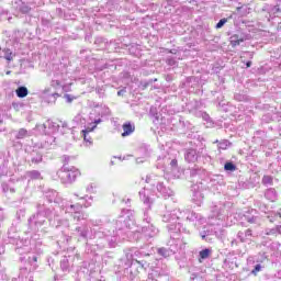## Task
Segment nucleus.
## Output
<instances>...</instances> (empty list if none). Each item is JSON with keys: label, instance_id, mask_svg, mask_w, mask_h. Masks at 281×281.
I'll use <instances>...</instances> for the list:
<instances>
[{"label": "nucleus", "instance_id": "obj_30", "mask_svg": "<svg viewBox=\"0 0 281 281\" xmlns=\"http://www.w3.org/2000/svg\"><path fill=\"white\" fill-rule=\"evenodd\" d=\"M108 241L110 244V247H115V243H117V238L114 237V238L108 239Z\"/></svg>", "mask_w": 281, "mask_h": 281}, {"label": "nucleus", "instance_id": "obj_32", "mask_svg": "<svg viewBox=\"0 0 281 281\" xmlns=\"http://www.w3.org/2000/svg\"><path fill=\"white\" fill-rule=\"evenodd\" d=\"M50 86H53V87H60V81L52 80Z\"/></svg>", "mask_w": 281, "mask_h": 281}, {"label": "nucleus", "instance_id": "obj_34", "mask_svg": "<svg viewBox=\"0 0 281 281\" xmlns=\"http://www.w3.org/2000/svg\"><path fill=\"white\" fill-rule=\"evenodd\" d=\"M102 123V119H98V120H94V122L92 123L93 126H98V124Z\"/></svg>", "mask_w": 281, "mask_h": 281}, {"label": "nucleus", "instance_id": "obj_31", "mask_svg": "<svg viewBox=\"0 0 281 281\" xmlns=\"http://www.w3.org/2000/svg\"><path fill=\"white\" fill-rule=\"evenodd\" d=\"M16 214L18 218H21V216H25V209H20Z\"/></svg>", "mask_w": 281, "mask_h": 281}, {"label": "nucleus", "instance_id": "obj_46", "mask_svg": "<svg viewBox=\"0 0 281 281\" xmlns=\"http://www.w3.org/2000/svg\"><path fill=\"white\" fill-rule=\"evenodd\" d=\"M3 54V52L1 50V48H0V58H1V55Z\"/></svg>", "mask_w": 281, "mask_h": 281}, {"label": "nucleus", "instance_id": "obj_20", "mask_svg": "<svg viewBox=\"0 0 281 281\" xmlns=\"http://www.w3.org/2000/svg\"><path fill=\"white\" fill-rule=\"evenodd\" d=\"M172 250H168V249H166V248H160V249H158V254L160 255V256H164V258H168L169 256H170V252H171Z\"/></svg>", "mask_w": 281, "mask_h": 281}, {"label": "nucleus", "instance_id": "obj_22", "mask_svg": "<svg viewBox=\"0 0 281 281\" xmlns=\"http://www.w3.org/2000/svg\"><path fill=\"white\" fill-rule=\"evenodd\" d=\"M36 128L43 135H47V125L46 124H40V125L36 126Z\"/></svg>", "mask_w": 281, "mask_h": 281}, {"label": "nucleus", "instance_id": "obj_40", "mask_svg": "<svg viewBox=\"0 0 281 281\" xmlns=\"http://www.w3.org/2000/svg\"><path fill=\"white\" fill-rule=\"evenodd\" d=\"M235 100H239L240 101V100H243V97H240V94H236L235 95Z\"/></svg>", "mask_w": 281, "mask_h": 281}, {"label": "nucleus", "instance_id": "obj_1", "mask_svg": "<svg viewBox=\"0 0 281 281\" xmlns=\"http://www.w3.org/2000/svg\"><path fill=\"white\" fill-rule=\"evenodd\" d=\"M181 218L190 220V215H188V211L173 210L172 212L167 211L162 215L164 223H170L168 225V229H177V221Z\"/></svg>", "mask_w": 281, "mask_h": 281}, {"label": "nucleus", "instance_id": "obj_7", "mask_svg": "<svg viewBox=\"0 0 281 281\" xmlns=\"http://www.w3.org/2000/svg\"><path fill=\"white\" fill-rule=\"evenodd\" d=\"M142 233L145 237L153 238V236H156L157 234V228L150 225V222L147 221V225L142 227Z\"/></svg>", "mask_w": 281, "mask_h": 281}, {"label": "nucleus", "instance_id": "obj_11", "mask_svg": "<svg viewBox=\"0 0 281 281\" xmlns=\"http://www.w3.org/2000/svg\"><path fill=\"white\" fill-rule=\"evenodd\" d=\"M203 199L204 196L201 191H195L193 193V198H192L193 203L201 205V203H203Z\"/></svg>", "mask_w": 281, "mask_h": 281}, {"label": "nucleus", "instance_id": "obj_47", "mask_svg": "<svg viewBox=\"0 0 281 281\" xmlns=\"http://www.w3.org/2000/svg\"><path fill=\"white\" fill-rule=\"evenodd\" d=\"M179 225V223L177 224V222H176V227Z\"/></svg>", "mask_w": 281, "mask_h": 281}, {"label": "nucleus", "instance_id": "obj_16", "mask_svg": "<svg viewBox=\"0 0 281 281\" xmlns=\"http://www.w3.org/2000/svg\"><path fill=\"white\" fill-rule=\"evenodd\" d=\"M240 43H243V38H238L237 35H233L231 37V44L233 45V47H236V45H240Z\"/></svg>", "mask_w": 281, "mask_h": 281}, {"label": "nucleus", "instance_id": "obj_5", "mask_svg": "<svg viewBox=\"0 0 281 281\" xmlns=\"http://www.w3.org/2000/svg\"><path fill=\"white\" fill-rule=\"evenodd\" d=\"M59 97L60 94L57 92H52V88H46L41 91V98H43L44 102H47V104H55Z\"/></svg>", "mask_w": 281, "mask_h": 281}, {"label": "nucleus", "instance_id": "obj_9", "mask_svg": "<svg viewBox=\"0 0 281 281\" xmlns=\"http://www.w3.org/2000/svg\"><path fill=\"white\" fill-rule=\"evenodd\" d=\"M184 159L189 164H194L196 162V159H199V154H196L195 149H187L184 154Z\"/></svg>", "mask_w": 281, "mask_h": 281}, {"label": "nucleus", "instance_id": "obj_12", "mask_svg": "<svg viewBox=\"0 0 281 281\" xmlns=\"http://www.w3.org/2000/svg\"><path fill=\"white\" fill-rule=\"evenodd\" d=\"M76 232H78L81 238H87V235L89 234V228L87 226H79L76 228Z\"/></svg>", "mask_w": 281, "mask_h": 281}, {"label": "nucleus", "instance_id": "obj_42", "mask_svg": "<svg viewBox=\"0 0 281 281\" xmlns=\"http://www.w3.org/2000/svg\"><path fill=\"white\" fill-rule=\"evenodd\" d=\"M246 67H248V68L251 67V61H247Z\"/></svg>", "mask_w": 281, "mask_h": 281}, {"label": "nucleus", "instance_id": "obj_6", "mask_svg": "<svg viewBox=\"0 0 281 281\" xmlns=\"http://www.w3.org/2000/svg\"><path fill=\"white\" fill-rule=\"evenodd\" d=\"M139 196L145 205H147L148 210H150V205H153V199L150 198V190L143 189L139 192Z\"/></svg>", "mask_w": 281, "mask_h": 281}, {"label": "nucleus", "instance_id": "obj_18", "mask_svg": "<svg viewBox=\"0 0 281 281\" xmlns=\"http://www.w3.org/2000/svg\"><path fill=\"white\" fill-rule=\"evenodd\" d=\"M271 183H273V178L271 176H265L262 178L263 186H271Z\"/></svg>", "mask_w": 281, "mask_h": 281}, {"label": "nucleus", "instance_id": "obj_15", "mask_svg": "<svg viewBox=\"0 0 281 281\" xmlns=\"http://www.w3.org/2000/svg\"><path fill=\"white\" fill-rule=\"evenodd\" d=\"M32 164H41L43 161V155L38 153H33L31 158Z\"/></svg>", "mask_w": 281, "mask_h": 281}, {"label": "nucleus", "instance_id": "obj_19", "mask_svg": "<svg viewBox=\"0 0 281 281\" xmlns=\"http://www.w3.org/2000/svg\"><path fill=\"white\" fill-rule=\"evenodd\" d=\"M224 169L226 171L234 172V170H236V165H234L233 162H226Z\"/></svg>", "mask_w": 281, "mask_h": 281}, {"label": "nucleus", "instance_id": "obj_48", "mask_svg": "<svg viewBox=\"0 0 281 281\" xmlns=\"http://www.w3.org/2000/svg\"><path fill=\"white\" fill-rule=\"evenodd\" d=\"M80 199H85V196H81Z\"/></svg>", "mask_w": 281, "mask_h": 281}, {"label": "nucleus", "instance_id": "obj_26", "mask_svg": "<svg viewBox=\"0 0 281 281\" xmlns=\"http://www.w3.org/2000/svg\"><path fill=\"white\" fill-rule=\"evenodd\" d=\"M31 179H41V172L38 171H31L30 172Z\"/></svg>", "mask_w": 281, "mask_h": 281}, {"label": "nucleus", "instance_id": "obj_21", "mask_svg": "<svg viewBox=\"0 0 281 281\" xmlns=\"http://www.w3.org/2000/svg\"><path fill=\"white\" fill-rule=\"evenodd\" d=\"M200 258H202V260L210 258V249L206 248V249L201 250Z\"/></svg>", "mask_w": 281, "mask_h": 281}, {"label": "nucleus", "instance_id": "obj_4", "mask_svg": "<svg viewBox=\"0 0 281 281\" xmlns=\"http://www.w3.org/2000/svg\"><path fill=\"white\" fill-rule=\"evenodd\" d=\"M80 210H82V205L80 204H71L69 206H66L65 212L72 214V218L74 221L80 222V221H85V218H87V215L82 212H80Z\"/></svg>", "mask_w": 281, "mask_h": 281}, {"label": "nucleus", "instance_id": "obj_44", "mask_svg": "<svg viewBox=\"0 0 281 281\" xmlns=\"http://www.w3.org/2000/svg\"><path fill=\"white\" fill-rule=\"evenodd\" d=\"M277 231L279 232V234H281V226H278Z\"/></svg>", "mask_w": 281, "mask_h": 281}, {"label": "nucleus", "instance_id": "obj_14", "mask_svg": "<svg viewBox=\"0 0 281 281\" xmlns=\"http://www.w3.org/2000/svg\"><path fill=\"white\" fill-rule=\"evenodd\" d=\"M15 93H16L18 98H26L29 91L25 87H20L16 89Z\"/></svg>", "mask_w": 281, "mask_h": 281}, {"label": "nucleus", "instance_id": "obj_38", "mask_svg": "<svg viewBox=\"0 0 281 281\" xmlns=\"http://www.w3.org/2000/svg\"><path fill=\"white\" fill-rule=\"evenodd\" d=\"M124 93H126V89H122L117 92V95H123Z\"/></svg>", "mask_w": 281, "mask_h": 281}, {"label": "nucleus", "instance_id": "obj_24", "mask_svg": "<svg viewBox=\"0 0 281 281\" xmlns=\"http://www.w3.org/2000/svg\"><path fill=\"white\" fill-rule=\"evenodd\" d=\"M92 131H95V125H93V123H90V124L86 127V130H82L81 133L88 134V133H92Z\"/></svg>", "mask_w": 281, "mask_h": 281}, {"label": "nucleus", "instance_id": "obj_45", "mask_svg": "<svg viewBox=\"0 0 281 281\" xmlns=\"http://www.w3.org/2000/svg\"><path fill=\"white\" fill-rule=\"evenodd\" d=\"M110 236H115V231H112V234H110Z\"/></svg>", "mask_w": 281, "mask_h": 281}, {"label": "nucleus", "instance_id": "obj_36", "mask_svg": "<svg viewBox=\"0 0 281 281\" xmlns=\"http://www.w3.org/2000/svg\"><path fill=\"white\" fill-rule=\"evenodd\" d=\"M170 166L171 168H177V160L176 159L171 160Z\"/></svg>", "mask_w": 281, "mask_h": 281}, {"label": "nucleus", "instance_id": "obj_17", "mask_svg": "<svg viewBox=\"0 0 281 281\" xmlns=\"http://www.w3.org/2000/svg\"><path fill=\"white\" fill-rule=\"evenodd\" d=\"M20 4V12H22L23 14H27V12H30V7L25 3H23L22 1H19Z\"/></svg>", "mask_w": 281, "mask_h": 281}, {"label": "nucleus", "instance_id": "obj_41", "mask_svg": "<svg viewBox=\"0 0 281 281\" xmlns=\"http://www.w3.org/2000/svg\"><path fill=\"white\" fill-rule=\"evenodd\" d=\"M168 65H175L173 59H168Z\"/></svg>", "mask_w": 281, "mask_h": 281}, {"label": "nucleus", "instance_id": "obj_23", "mask_svg": "<svg viewBox=\"0 0 281 281\" xmlns=\"http://www.w3.org/2000/svg\"><path fill=\"white\" fill-rule=\"evenodd\" d=\"M231 145V143L228 140H222L218 144V148L221 150H227V147Z\"/></svg>", "mask_w": 281, "mask_h": 281}, {"label": "nucleus", "instance_id": "obj_29", "mask_svg": "<svg viewBox=\"0 0 281 281\" xmlns=\"http://www.w3.org/2000/svg\"><path fill=\"white\" fill-rule=\"evenodd\" d=\"M262 269V266H260V263L256 265L254 270L251 271V273H254V276H256V273L260 272Z\"/></svg>", "mask_w": 281, "mask_h": 281}, {"label": "nucleus", "instance_id": "obj_39", "mask_svg": "<svg viewBox=\"0 0 281 281\" xmlns=\"http://www.w3.org/2000/svg\"><path fill=\"white\" fill-rule=\"evenodd\" d=\"M239 238H241V243H245V239L243 238V232L238 233Z\"/></svg>", "mask_w": 281, "mask_h": 281}, {"label": "nucleus", "instance_id": "obj_3", "mask_svg": "<svg viewBox=\"0 0 281 281\" xmlns=\"http://www.w3.org/2000/svg\"><path fill=\"white\" fill-rule=\"evenodd\" d=\"M162 179L164 178L161 177L149 176L146 181L147 183H150V186H156V189L160 194H162V196H172V190L164 186V181H161Z\"/></svg>", "mask_w": 281, "mask_h": 281}, {"label": "nucleus", "instance_id": "obj_10", "mask_svg": "<svg viewBox=\"0 0 281 281\" xmlns=\"http://www.w3.org/2000/svg\"><path fill=\"white\" fill-rule=\"evenodd\" d=\"M134 132H135V126H133L131 123H126L123 125L122 137H128V135H131Z\"/></svg>", "mask_w": 281, "mask_h": 281}, {"label": "nucleus", "instance_id": "obj_25", "mask_svg": "<svg viewBox=\"0 0 281 281\" xmlns=\"http://www.w3.org/2000/svg\"><path fill=\"white\" fill-rule=\"evenodd\" d=\"M4 52V58H5V60H12L13 59V57H12V52L9 49V48H7V49H4L3 50Z\"/></svg>", "mask_w": 281, "mask_h": 281}, {"label": "nucleus", "instance_id": "obj_43", "mask_svg": "<svg viewBox=\"0 0 281 281\" xmlns=\"http://www.w3.org/2000/svg\"><path fill=\"white\" fill-rule=\"evenodd\" d=\"M271 192H273V190H268L266 195L269 196V194H271Z\"/></svg>", "mask_w": 281, "mask_h": 281}, {"label": "nucleus", "instance_id": "obj_2", "mask_svg": "<svg viewBox=\"0 0 281 281\" xmlns=\"http://www.w3.org/2000/svg\"><path fill=\"white\" fill-rule=\"evenodd\" d=\"M57 176L61 183H74V181L80 177V170L76 169L75 167H63L57 171Z\"/></svg>", "mask_w": 281, "mask_h": 281}, {"label": "nucleus", "instance_id": "obj_35", "mask_svg": "<svg viewBox=\"0 0 281 281\" xmlns=\"http://www.w3.org/2000/svg\"><path fill=\"white\" fill-rule=\"evenodd\" d=\"M122 221L116 222L115 229H122Z\"/></svg>", "mask_w": 281, "mask_h": 281}, {"label": "nucleus", "instance_id": "obj_8", "mask_svg": "<svg viewBox=\"0 0 281 281\" xmlns=\"http://www.w3.org/2000/svg\"><path fill=\"white\" fill-rule=\"evenodd\" d=\"M48 212L49 211L43 212L40 210L38 213L33 216V223H35L37 227L43 226L45 224V216H47Z\"/></svg>", "mask_w": 281, "mask_h": 281}, {"label": "nucleus", "instance_id": "obj_13", "mask_svg": "<svg viewBox=\"0 0 281 281\" xmlns=\"http://www.w3.org/2000/svg\"><path fill=\"white\" fill-rule=\"evenodd\" d=\"M15 137L18 139H25V137H30V132L25 128H20Z\"/></svg>", "mask_w": 281, "mask_h": 281}, {"label": "nucleus", "instance_id": "obj_27", "mask_svg": "<svg viewBox=\"0 0 281 281\" xmlns=\"http://www.w3.org/2000/svg\"><path fill=\"white\" fill-rule=\"evenodd\" d=\"M227 23V19H222L218 21V23L216 24V30H221V27H223V25H225Z\"/></svg>", "mask_w": 281, "mask_h": 281}, {"label": "nucleus", "instance_id": "obj_33", "mask_svg": "<svg viewBox=\"0 0 281 281\" xmlns=\"http://www.w3.org/2000/svg\"><path fill=\"white\" fill-rule=\"evenodd\" d=\"M85 142H89L91 144V138L87 136V133H82Z\"/></svg>", "mask_w": 281, "mask_h": 281}, {"label": "nucleus", "instance_id": "obj_28", "mask_svg": "<svg viewBox=\"0 0 281 281\" xmlns=\"http://www.w3.org/2000/svg\"><path fill=\"white\" fill-rule=\"evenodd\" d=\"M60 267H61L63 271H67L69 269V265L67 263V259H64L60 262Z\"/></svg>", "mask_w": 281, "mask_h": 281}, {"label": "nucleus", "instance_id": "obj_37", "mask_svg": "<svg viewBox=\"0 0 281 281\" xmlns=\"http://www.w3.org/2000/svg\"><path fill=\"white\" fill-rule=\"evenodd\" d=\"M249 236H251V229L245 232V238H249Z\"/></svg>", "mask_w": 281, "mask_h": 281}]
</instances>
